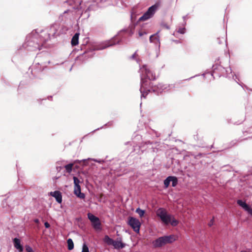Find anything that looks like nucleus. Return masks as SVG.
I'll use <instances>...</instances> for the list:
<instances>
[{
    "label": "nucleus",
    "mask_w": 252,
    "mask_h": 252,
    "mask_svg": "<svg viewBox=\"0 0 252 252\" xmlns=\"http://www.w3.org/2000/svg\"><path fill=\"white\" fill-rule=\"evenodd\" d=\"M60 28V24L58 23H55L52 24L48 28L46 31L44 30L40 31L41 40L44 42H46L49 39L55 38L59 35L57 32Z\"/></svg>",
    "instance_id": "obj_5"
},
{
    "label": "nucleus",
    "mask_w": 252,
    "mask_h": 252,
    "mask_svg": "<svg viewBox=\"0 0 252 252\" xmlns=\"http://www.w3.org/2000/svg\"><path fill=\"white\" fill-rule=\"evenodd\" d=\"M224 70L225 67H223L220 64H216L212 66V71L211 72V75L213 77L214 79L215 78V74H217L219 77L224 76Z\"/></svg>",
    "instance_id": "obj_12"
},
{
    "label": "nucleus",
    "mask_w": 252,
    "mask_h": 252,
    "mask_svg": "<svg viewBox=\"0 0 252 252\" xmlns=\"http://www.w3.org/2000/svg\"><path fill=\"white\" fill-rule=\"evenodd\" d=\"M210 72L209 71H206L204 73H203L202 74V76H203L204 77H205V75L206 74H207V73H209Z\"/></svg>",
    "instance_id": "obj_52"
},
{
    "label": "nucleus",
    "mask_w": 252,
    "mask_h": 252,
    "mask_svg": "<svg viewBox=\"0 0 252 252\" xmlns=\"http://www.w3.org/2000/svg\"><path fill=\"white\" fill-rule=\"evenodd\" d=\"M171 178V176H169L167 178H166L164 180L163 184L164 189H167L169 187L170 183H171L170 181H171L170 180Z\"/></svg>",
    "instance_id": "obj_29"
},
{
    "label": "nucleus",
    "mask_w": 252,
    "mask_h": 252,
    "mask_svg": "<svg viewBox=\"0 0 252 252\" xmlns=\"http://www.w3.org/2000/svg\"><path fill=\"white\" fill-rule=\"evenodd\" d=\"M113 125H114V122L113 121H109L108 123H107L106 124H105L104 125H103V126H101L100 127H98V128L94 130L93 131L91 132V133H93L94 132H95L96 131L100 130V129L103 128L105 126H108V127L113 126Z\"/></svg>",
    "instance_id": "obj_25"
},
{
    "label": "nucleus",
    "mask_w": 252,
    "mask_h": 252,
    "mask_svg": "<svg viewBox=\"0 0 252 252\" xmlns=\"http://www.w3.org/2000/svg\"><path fill=\"white\" fill-rule=\"evenodd\" d=\"M160 1L156 2L154 4L150 6L147 10L138 20L137 22L147 21L154 15L156 11L160 6Z\"/></svg>",
    "instance_id": "obj_8"
},
{
    "label": "nucleus",
    "mask_w": 252,
    "mask_h": 252,
    "mask_svg": "<svg viewBox=\"0 0 252 252\" xmlns=\"http://www.w3.org/2000/svg\"><path fill=\"white\" fill-rule=\"evenodd\" d=\"M44 225L46 228H49L50 227V224L48 221H45L44 223Z\"/></svg>",
    "instance_id": "obj_42"
},
{
    "label": "nucleus",
    "mask_w": 252,
    "mask_h": 252,
    "mask_svg": "<svg viewBox=\"0 0 252 252\" xmlns=\"http://www.w3.org/2000/svg\"><path fill=\"white\" fill-rule=\"evenodd\" d=\"M79 35L80 33L79 32H76L72 36L71 40V44L72 46H76L78 44Z\"/></svg>",
    "instance_id": "obj_21"
},
{
    "label": "nucleus",
    "mask_w": 252,
    "mask_h": 252,
    "mask_svg": "<svg viewBox=\"0 0 252 252\" xmlns=\"http://www.w3.org/2000/svg\"><path fill=\"white\" fill-rule=\"evenodd\" d=\"M93 10H94V9L93 8L92 6H89L86 10L81 13V16L83 17L84 19H88L90 17L89 12Z\"/></svg>",
    "instance_id": "obj_22"
},
{
    "label": "nucleus",
    "mask_w": 252,
    "mask_h": 252,
    "mask_svg": "<svg viewBox=\"0 0 252 252\" xmlns=\"http://www.w3.org/2000/svg\"><path fill=\"white\" fill-rule=\"evenodd\" d=\"M87 159L88 161V163H87L85 167L89 166V167L91 166H94L95 164L92 162L93 161L98 162L100 164H102L105 162V160L104 159H93L91 158H88Z\"/></svg>",
    "instance_id": "obj_19"
},
{
    "label": "nucleus",
    "mask_w": 252,
    "mask_h": 252,
    "mask_svg": "<svg viewBox=\"0 0 252 252\" xmlns=\"http://www.w3.org/2000/svg\"><path fill=\"white\" fill-rule=\"evenodd\" d=\"M159 87L160 88V91H161V93L164 91H166L167 92L169 91L170 86H168V84H163L162 83H159Z\"/></svg>",
    "instance_id": "obj_27"
},
{
    "label": "nucleus",
    "mask_w": 252,
    "mask_h": 252,
    "mask_svg": "<svg viewBox=\"0 0 252 252\" xmlns=\"http://www.w3.org/2000/svg\"><path fill=\"white\" fill-rule=\"evenodd\" d=\"M160 26L167 30L170 29V27L164 22H161L160 24Z\"/></svg>",
    "instance_id": "obj_36"
},
{
    "label": "nucleus",
    "mask_w": 252,
    "mask_h": 252,
    "mask_svg": "<svg viewBox=\"0 0 252 252\" xmlns=\"http://www.w3.org/2000/svg\"><path fill=\"white\" fill-rule=\"evenodd\" d=\"M132 140L136 145H139L142 141V136L139 133L135 132L132 136Z\"/></svg>",
    "instance_id": "obj_20"
},
{
    "label": "nucleus",
    "mask_w": 252,
    "mask_h": 252,
    "mask_svg": "<svg viewBox=\"0 0 252 252\" xmlns=\"http://www.w3.org/2000/svg\"><path fill=\"white\" fill-rule=\"evenodd\" d=\"M88 136V134H86L83 138L82 139H84L85 137H86V136Z\"/></svg>",
    "instance_id": "obj_59"
},
{
    "label": "nucleus",
    "mask_w": 252,
    "mask_h": 252,
    "mask_svg": "<svg viewBox=\"0 0 252 252\" xmlns=\"http://www.w3.org/2000/svg\"><path fill=\"white\" fill-rule=\"evenodd\" d=\"M251 138L250 137H249V138ZM251 138H252V137ZM248 139V138H245V139H244V140H247V139Z\"/></svg>",
    "instance_id": "obj_63"
},
{
    "label": "nucleus",
    "mask_w": 252,
    "mask_h": 252,
    "mask_svg": "<svg viewBox=\"0 0 252 252\" xmlns=\"http://www.w3.org/2000/svg\"><path fill=\"white\" fill-rule=\"evenodd\" d=\"M170 176L171 177L170 178V180H171V181H170V182H171V183H172V186L173 187H176L178 184V178L177 177L174 176Z\"/></svg>",
    "instance_id": "obj_26"
},
{
    "label": "nucleus",
    "mask_w": 252,
    "mask_h": 252,
    "mask_svg": "<svg viewBox=\"0 0 252 252\" xmlns=\"http://www.w3.org/2000/svg\"><path fill=\"white\" fill-rule=\"evenodd\" d=\"M129 143H130L129 142H126V143H125V144H126V145H127V144H129Z\"/></svg>",
    "instance_id": "obj_62"
},
{
    "label": "nucleus",
    "mask_w": 252,
    "mask_h": 252,
    "mask_svg": "<svg viewBox=\"0 0 252 252\" xmlns=\"http://www.w3.org/2000/svg\"><path fill=\"white\" fill-rule=\"evenodd\" d=\"M81 252H89V247L85 242L83 244Z\"/></svg>",
    "instance_id": "obj_32"
},
{
    "label": "nucleus",
    "mask_w": 252,
    "mask_h": 252,
    "mask_svg": "<svg viewBox=\"0 0 252 252\" xmlns=\"http://www.w3.org/2000/svg\"><path fill=\"white\" fill-rule=\"evenodd\" d=\"M177 32L180 34H184L186 32V28L185 27H183V28H180L178 31H177Z\"/></svg>",
    "instance_id": "obj_35"
},
{
    "label": "nucleus",
    "mask_w": 252,
    "mask_h": 252,
    "mask_svg": "<svg viewBox=\"0 0 252 252\" xmlns=\"http://www.w3.org/2000/svg\"><path fill=\"white\" fill-rule=\"evenodd\" d=\"M126 244L122 241L121 238H117L114 240L113 247L115 249L120 250L125 247Z\"/></svg>",
    "instance_id": "obj_18"
},
{
    "label": "nucleus",
    "mask_w": 252,
    "mask_h": 252,
    "mask_svg": "<svg viewBox=\"0 0 252 252\" xmlns=\"http://www.w3.org/2000/svg\"><path fill=\"white\" fill-rule=\"evenodd\" d=\"M205 155H206V154L204 153H199L197 155H196L195 158L196 159H198V158H199L201 157H204Z\"/></svg>",
    "instance_id": "obj_39"
},
{
    "label": "nucleus",
    "mask_w": 252,
    "mask_h": 252,
    "mask_svg": "<svg viewBox=\"0 0 252 252\" xmlns=\"http://www.w3.org/2000/svg\"><path fill=\"white\" fill-rule=\"evenodd\" d=\"M127 223L134 232L139 233L141 223L138 219L130 216L128 218Z\"/></svg>",
    "instance_id": "obj_10"
},
{
    "label": "nucleus",
    "mask_w": 252,
    "mask_h": 252,
    "mask_svg": "<svg viewBox=\"0 0 252 252\" xmlns=\"http://www.w3.org/2000/svg\"><path fill=\"white\" fill-rule=\"evenodd\" d=\"M173 161H175V163H179V160L175 159H173Z\"/></svg>",
    "instance_id": "obj_55"
},
{
    "label": "nucleus",
    "mask_w": 252,
    "mask_h": 252,
    "mask_svg": "<svg viewBox=\"0 0 252 252\" xmlns=\"http://www.w3.org/2000/svg\"><path fill=\"white\" fill-rule=\"evenodd\" d=\"M136 52H135L131 57L130 59H134L136 56Z\"/></svg>",
    "instance_id": "obj_49"
},
{
    "label": "nucleus",
    "mask_w": 252,
    "mask_h": 252,
    "mask_svg": "<svg viewBox=\"0 0 252 252\" xmlns=\"http://www.w3.org/2000/svg\"><path fill=\"white\" fill-rule=\"evenodd\" d=\"M188 14L183 16V19L184 21H186V18L188 17Z\"/></svg>",
    "instance_id": "obj_50"
},
{
    "label": "nucleus",
    "mask_w": 252,
    "mask_h": 252,
    "mask_svg": "<svg viewBox=\"0 0 252 252\" xmlns=\"http://www.w3.org/2000/svg\"><path fill=\"white\" fill-rule=\"evenodd\" d=\"M168 86H170L169 90L171 88H175V84H168Z\"/></svg>",
    "instance_id": "obj_48"
},
{
    "label": "nucleus",
    "mask_w": 252,
    "mask_h": 252,
    "mask_svg": "<svg viewBox=\"0 0 252 252\" xmlns=\"http://www.w3.org/2000/svg\"><path fill=\"white\" fill-rule=\"evenodd\" d=\"M88 219L91 222L92 227L96 231H101L102 226L99 218L91 213L87 214Z\"/></svg>",
    "instance_id": "obj_9"
},
{
    "label": "nucleus",
    "mask_w": 252,
    "mask_h": 252,
    "mask_svg": "<svg viewBox=\"0 0 252 252\" xmlns=\"http://www.w3.org/2000/svg\"><path fill=\"white\" fill-rule=\"evenodd\" d=\"M135 212L139 215L140 217L142 218L144 216L145 214L146 213V211L145 210L141 209L140 208L138 207L136 208Z\"/></svg>",
    "instance_id": "obj_30"
},
{
    "label": "nucleus",
    "mask_w": 252,
    "mask_h": 252,
    "mask_svg": "<svg viewBox=\"0 0 252 252\" xmlns=\"http://www.w3.org/2000/svg\"><path fill=\"white\" fill-rule=\"evenodd\" d=\"M50 63V61H48L47 62H42L41 63H38V65L36 66L34 69H32L31 71L33 76L35 78H40V75L38 74V73L41 74L43 70L46 67L47 64H49Z\"/></svg>",
    "instance_id": "obj_11"
},
{
    "label": "nucleus",
    "mask_w": 252,
    "mask_h": 252,
    "mask_svg": "<svg viewBox=\"0 0 252 252\" xmlns=\"http://www.w3.org/2000/svg\"><path fill=\"white\" fill-rule=\"evenodd\" d=\"M223 76L226 78H228L229 79H232L238 83L237 81V79H238L237 76L234 72H232L231 68L229 66L227 68H225Z\"/></svg>",
    "instance_id": "obj_14"
},
{
    "label": "nucleus",
    "mask_w": 252,
    "mask_h": 252,
    "mask_svg": "<svg viewBox=\"0 0 252 252\" xmlns=\"http://www.w3.org/2000/svg\"><path fill=\"white\" fill-rule=\"evenodd\" d=\"M37 30L33 31L26 37V41L23 46L26 50L34 51L40 50L43 45L46 43L41 40V34H39Z\"/></svg>",
    "instance_id": "obj_3"
},
{
    "label": "nucleus",
    "mask_w": 252,
    "mask_h": 252,
    "mask_svg": "<svg viewBox=\"0 0 252 252\" xmlns=\"http://www.w3.org/2000/svg\"><path fill=\"white\" fill-rule=\"evenodd\" d=\"M146 144H152V143H151V142H150L149 141H146Z\"/></svg>",
    "instance_id": "obj_56"
},
{
    "label": "nucleus",
    "mask_w": 252,
    "mask_h": 252,
    "mask_svg": "<svg viewBox=\"0 0 252 252\" xmlns=\"http://www.w3.org/2000/svg\"><path fill=\"white\" fill-rule=\"evenodd\" d=\"M176 240L174 235H164L160 237L153 241V245L155 247H161L167 244H171Z\"/></svg>",
    "instance_id": "obj_6"
},
{
    "label": "nucleus",
    "mask_w": 252,
    "mask_h": 252,
    "mask_svg": "<svg viewBox=\"0 0 252 252\" xmlns=\"http://www.w3.org/2000/svg\"><path fill=\"white\" fill-rule=\"evenodd\" d=\"M242 88H245L246 89H247V90H249V91H252V89H250L248 86H247L246 85L243 84L242 85H240Z\"/></svg>",
    "instance_id": "obj_41"
},
{
    "label": "nucleus",
    "mask_w": 252,
    "mask_h": 252,
    "mask_svg": "<svg viewBox=\"0 0 252 252\" xmlns=\"http://www.w3.org/2000/svg\"><path fill=\"white\" fill-rule=\"evenodd\" d=\"M50 195L54 197L56 201L59 204L62 203L63 201L62 194V193L58 190H55L54 191H51L50 193Z\"/></svg>",
    "instance_id": "obj_16"
},
{
    "label": "nucleus",
    "mask_w": 252,
    "mask_h": 252,
    "mask_svg": "<svg viewBox=\"0 0 252 252\" xmlns=\"http://www.w3.org/2000/svg\"><path fill=\"white\" fill-rule=\"evenodd\" d=\"M199 75H194L193 76H192V77H190L187 79H185L184 80V81H189V80H190V79H191L192 78L195 77H196V76H198Z\"/></svg>",
    "instance_id": "obj_47"
},
{
    "label": "nucleus",
    "mask_w": 252,
    "mask_h": 252,
    "mask_svg": "<svg viewBox=\"0 0 252 252\" xmlns=\"http://www.w3.org/2000/svg\"><path fill=\"white\" fill-rule=\"evenodd\" d=\"M46 99H48L49 100H52V95H49L48 96H47V98H42V99H41V98L37 99V101L40 104H42V101H44V100H46Z\"/></svg>",
    "instance_id": "obj_31"
},
{
    "label": "nucleus",
    "mask_w": 252,
    "mask_h": 252,
    "mask_svg": "<svg viewBox=\"0 0 252 252\" xmlns=\"http://www.w3.org/2000/svg\"><path fill=\"white\" fill-rule=\"evenodd\" d=\"M26 252H34L32 248L28 245L25 246Z\"/></svg>",
    "instance_id": "obj_34"
},
{
    "label": "nucleus",
    "mask_w": 252,
    "mask_h": 252,
    "mask_svg": "<svg viewBox=\"0 0 252 252\" xmlns=\"http://www.w3.org/2000/svg\"><path fill=\"white\" fill-rule=\"evenodd\" d=\"M159 32V31H158L156 33L152 34L150 36L149 40L150 42H154L155 41H157L158 42H159V38L158 36Z\"/></svg>",
    "instance_id": "obj_24"
},
{
    "label": "nucleus",
    "mask_w": 252,
    "mask_h": 252,
    "mask_svg": "<svg viewBox=\"0 0 252 252\" xmlns=\"http://www.w3.org/2000/svg\"><path fill=\"white\" fill-rule=\"evenodd\" d=\"M103 242L108 246H113L114 240L110 238L108 235H105L103 238Z\"/></svg>",
    "instance_id": "obj_23"
},
{
    "label": "nucleus",
    "mask_w": 252,
    "mask_h": 252,
    "mask_svg": "<svg viewBox=\"0 0 252 252\" xmlns=\"http://www.w3.org/2000/svg\"><path fill=\"white\" fill-rule=\"evenodd\" d=\"M236 202L237 204L242 207L245 211L252 216V208L249 204H248L246 203V201L242 199H238L236 201Z\"/></svg>",
    "instance_id": "obj_13"
},
{
    "label": "nucleus",
    "mask_w": 252,
    "mask_h": 252,
    "mask_svg": "<svg viewBox=\"0 0 252 252\" xmlns=\"http://www.w3.org/2000/svg\"><path fill=\"white\" fill-rule=\"evenodd\" d=\"M2 82L6 85H7V86H9L10 85V84L8 82L6 81L5 80H4V79H3L2 80Z\"/></svg>",
    "instance_id": "obj_46"
},
{
    "label": "nucleus",
    "mask_w": 252,
    "mask_h": 252,
    "mask_svg": "<svg viewBox=\"0 0 252 252\" xmlns=\"http://www.w3.org/2000/svg\"><path fill=\"white\" fill-rule=\"evenodd\" d=\"M88 159H76L73 161L69 163L68 164L64 166L66 172L70 173L72 172L73 168L75 169L83 168L85 167V165L88 163Z\"/></svg>",
    "instance_id": "obj_7"
},
{
    "label": "nucleus",
    "mask_w": 252,
    "mask_h": 252,
    "mask_svg": "<svg viewBox=\"0 0 252 252\" xmlns=\"http://www.w3.org/2000/svg\"><path fill=\"white\" fill-rule=\"evenodd\" d=\"M133 34V31L132 29H123L110 40L95 45L92 48H87L82 54L76 58V63L79 65L85 63L88 59L94 57L95 51L102 50L117 44H124L125 43L127 36H131Z\"/></svg>",
    "instance_id": "obj_1"
},
{
    "label": "nucleus",
    "mask_w": 252,
    "mask_h": 252,
    "mask_svg": "<svg viewBox=\"0 0 252 252\" xmlns=\"http://www.w3.org/2000/svg\"><path fill=\"white\" fill-rule=\"evenodd\" d=\"M215 221V218L214 217H213V218L210 220L209 222L208 223V226L209 227H212Z\"/></svg>",
    "instance_id": "obj_37"
},
{
    "label": "nucleus",
    "mask_w": 252,
    "mask_h": 252,
    "mask_svg": "<svg viewBox=\"0 0 252 252\" xmlns=\"http://www.w3.org/2000/svg\"><path fill=\"white\" fill-rule=\"evenodd\" d=\"M89 169V167L88 168V170ZM82 173L83 174H84L85 176H89L90 173H89V171L88 170V169L86 168V169L85 170H83V171H82Z\"/></svg>",
    "instance_id": "obj_38"
},
{
    "label": "nucleus",
    "mask_w": 252,
    "mask_h": 252,
    "mask_svg": "<svg viewBox=\"0 0 252 252\" xmlns=\"http://www.w3.org/2000/svg\"><path fill=\"white\" fill-rule=\"evenodd\" d=\"M135 18H136V16H135L134 17L133 16V13H131V20L132 22H134V21H135Z\"/></svg>",
    "instance_id": "obj_44"
},
{
    "label": "nucleus",
    "mask_w": 252,
    "mask_h": 252,
    "mask_svg": "<svg viewBox=\"0 0 252 252\" xmlns=\"http://www.w3.org/2000/svg\"><path fill=\"white\" fill-rule=\"evenodd\" d=\"M245 109H246V113L247 114L248 113V112H247L248 111H251V110L252 109V107L251 106H246Z\"/></svg>",
    "instance_id": "obj_43"
},
{
    "label": "nucleus",
    "mask_w": 252,
    "mask_h": 252,
    "mask_svg": "<svg viewBox=\"0 0 252 252\" xmlns=\"http://www.w3.org/2000/svg\"><path fill=\"white\" fill-rule=\"evenodd\" d=\"M12 242L14 248L18 250L19 252H23L24 247L21 244V241L19 238L15 237L12 239Z\"/></svg>",
    "instance_id": "obj_15"
},
{
    "label": "nucleus",
    "mask_w": 252,
    "mask_h": 252,
    "mask_svg": "<svg viewBox=\"0 0 252 252\" xmlns=\"http://www.w3.org/2000/svg\"><path fill=\"white\" fill-rule=\"evenodd\" d=\"M240 252H247L246 251L242 250V251H241Z\"/></svg>",
    "instance_id": "obj_60"
},
{
    "label": "nucleus",
    "mask_w": 252,
    "mask_h": 252,
    "mask_svg": "<svg viewBox=\"0 0 252 252\" xmlns=\"http://www.w3.org/2000/svg\"><path fill=\"white\" fill-rule=\"evenodd\" d=\"M74 194L78 197L80 199H84L85 197V194L81 192V186H74Z\"/></svg>",
    "instance_id": "obj_17"
},
{
    "label": "nucleus",
    "mask_w": 252,
    "mask_h": 252,
    "mask_svg": "<svg viewBox=\"0 0 252 252\" xmlns=\"http://www.w3.org/2000/svg\"><path fill=\"white\" fill-rule=\"evenodd\" d=\"M182 82V81H180L179 82H178L177 83L178 84H180Z\"/></svg>",
    "instance_id": "obj_58"
},
{
    "label": "nucleus",
    "mask_w": 252,
    "mask_h": 252,
    "mask_svg": "<svg viewBox=\"0 0 252 252\" xmlns=\"http://www.w3.org/2000/svg\"><path fill=\"white\" fill-rule=\"evenodd\" d=\"M241 123H242V122L239 123H235V124H236V125H238L239 124H241Z\"/></svg>",
    "instance_id": "obj_61"
},
{
    "label": "nucleus",
    "mask_w": 252,
    "mask_h": 252,
    "mask_svg": "<svg viewBox=\"0 0 252 252\" xmlns=\"http://www.w3.org/2000/svg\"><path fill=\"white\" fill-rule=\"evenodd\" d=\"M146 34H147V32L145 31H139L138 32V34H139V36H142L143 35Z\"/></svg>",
    "instance_id": "obj_40"
},
{
    "label": "nucleus",
    "mask_w": 252,
    "mask_h": 252,
    "mask_svg": "<svg viewBox=\"0 0 252 252\" xmlns=\"http://www.w3.org/2000/svg\"><path fill=\"white\" fill-rule=\"evenodd\" d=\"M69 11H70V10L69 9H67L66 10L64 11L63 13V14H65V13H68Z\"/></svg>",
    "instance_id": "obj_53"
},
{
    "label": "nucleus",
    "mask_w": 252,
    "mask_h": 252,
    "mask_svg": "<svg viewBox=\"0 0 252 252\" xmlns=\"http://www.w3.org/2000/svg\"><path fill=\"white\" fill-rule=\"evenodd\" d=\"M67 249L69 251L73 250L74 248V243L71 238H69L67 240Z\"/></svg>",
    "instance_id": "obj_28"
},
{
    "label": "nucleus",
    "mask_w": 252,
    "mask_h": 252,
    "mask_svg": "<svg viewBox=\"0 0 252 252\" xmlns=\"http://www.w3.org/2000/svg\"><path fill=\"white\" fill-rule=\"evenodd\" d=\"M65 2L68 3V2H69V1H65ZM69 5H71V2H69Z\"/></svg>",
    "instance_id": "obj_57"
},
{
    "label": "nucleus",
    "mask_w": 252,
    "mask_h": 252,
    "mask_svg": "<svg viewBox=\"0 0 252 252\" xmlns=\"http://www.w3.org/2000/svg\"><path fill=\"white\" fill-rule=\"evenodd\" d=\"M186 21H184V22L182 24L183 26L185 27L186 25Z\"/></svg>",
    "instance_id": "obj_54"
},
{
    "label": "nucleus",
    "mask_w": 252,
    "mask_h": 252,
    "mask_svg": "<svg viewBox=\"0 0 252 252\" xmlns=\"http://www.w3.org/2000/svg\"><path fill=\"white\" fill-rule=\"evenodd\" d=\"M62 167L61 166H58L57 165L56 166V170L57 171V172H60V170L62 169Z\"/></svg>",
    "instance_id": "obj_45"
},
{
    "label": "nucleus",
    "mask_w": 252,
    "mask_h": 252,
    "mask_svg": "<svg viewBox=\"0 0 252 252\" xmlns=\"http://www.w3.org/2000/svg\"><path fill=\"white\" fill-rule=\"evenodd\" d=\"M73 180L74 186H80L79 184L80 183V181L77 177L73 176Z\"/></svg>",
    "instance_id": "obj_33"
},
{
    "label": "nucleus",
    "mask_w": 252,
    "mask_h": 252,
    "mask_svg": "<svg viewBox=\"0 0 252 252\" xmlns=\"http://www.w3.org/2000/svg\"><path fill=\"white\" fill-rule=\"evenodd\" d=\"M156 215L164 224H170L172 226H176L179 224V220L173 215L169 213L164 208H158L156 211Z\"/></svg>",
    "instance_id": "obj_4"
},
{
    "label": "nucleus",
    "mask_w": 252,
    "mask_h": 252,
    "mask_svg": "<svg viewBox=\"0 0 252 252\" xmlns=\"http://www.w3.org/2000/svg\"><path fill=\"white\" fill-rule=\"evenodd\" d=\"M173 41H174V42H175L177 44L180 43V41L179 40H173Z\"/></svg>",
    "instance_id": "obj_51"
},
{
    "label": "nucleus",
    "mask_w": 252,
    "mask_h": 252,
    "mask_svg": "<svg viewBox=\"0 0 252 252\" xmlns=\"http://www.w3.org/2000/svg\"><path fill=\"white\" fill-rule=\"evenodd\" d=\"M140 72V88L141 94V98H146L149 93L153 92L157 95L161 94V91L159 87V83L157 85H153L149 82L150 80L156 79L155 74L148 67L146 64H144L139 69Z\"/></svg>",
    "instance_id": "obj_2"
}]
</instances>
